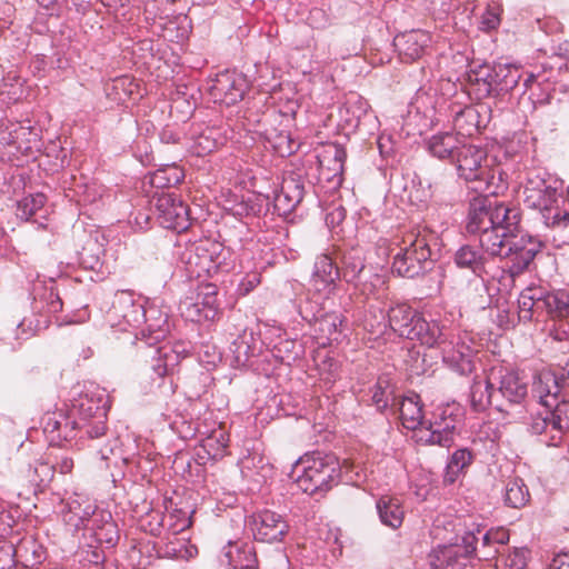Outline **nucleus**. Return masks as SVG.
<instances>
[{
	"instance_id": "obj_1",
	"label": "nucleus",
	"mask_w": 569,
	"mask_h": 569,
	"mask_svg": "<svg viewBox=\"0 0 569 569\" xmlns=\"http://www.w3.org/2000/svg\"><path fill=\"white\" fill-rule=\"evenodd\" d=\"M147 327L140 331L137 337V349L142 352L151 351L150 369L156 375L157 380L162 382L166 376L173 372L179 362V355L166 346H157L170 332L168 316L156 309L144 310L142 316Z\"/></svg>"
},
{
	"instance_id": "obj_2",
	"label": "nucleus",
	"mask_w": 569,
	"mask_h": 569,
	"mask_svg": "<svg viewBox=\"0 0 569 569\" xmlns=\"http://www.w3.org/2000/svg\"><path fill=\"white\" fill-rule=\"evenodd\" d=\"M297 486L307 495L325 497L341 481L339 460L332 453L313 451L300 457L293 468Z\"/></svg>"
},
{
	"instance_id": "obj_3",
	"label": "nucleus",
	"mask_w": 569,
	"mask_h": 569,
	"mask_svg": "<svg viewBox=\"0 0 569 569\" xmlns=\"http://www.w3.org/2000/svg\"><path fill=\"white\" fill-rule=\"evenodd\" d=\"M437 244L436 234L426 229H413L402 239V247L393 256L391 271L392 273L415 279L423 276L432 269L436 260V252L432 246Z\"/></svg>"
},
{
	"instance_id": "obj_4",
	"label": "nucleus",
	"mask_w": 569,
	"mask_h": 569,
	"mask_svg": "<svg viewBox=\"0 0 569 569\" xmlns=\"http://www.w3.org/2000/svg\"><path fill=\"white\" fill-rule=\"evenodd\" d=\"M517 302L518 318L523 323L543 317L553 321L569 318V291L565 289L530 286L520 292Z\"/></svg>"
},
{
	"instance_id": "obj_5",
	"label": "nucleus",
	"mask_w": 569,
	"mask_h": 569,
	"mask_svg": "<svg viewBox=\"0 0 569 569\" xmlns=\"http://www.w3.org/2000/svg\"><path fill=\"white\" fill-rule=\"evenodd\" d=\"M231 252L221 242L203 238L184 247L180 261L191 278L214 277L232 268Z\"/></svg>"
},
{
	"instance_id": "obj_6",
	"label": "nucleus",
	"mask_w": 569,
	"mask_h": 569,
	"mask_svg": "<svg viewBox=\"0 0 569 569\" xmlns=\"http://www.w3.org/2000/svg\"><path fill=\"white\" fill-rule=\"evenodd\" d=\"M462 420V409L457 402L437 406L425 427L415 433L416 442L422 446L449 448L458 433L457 426Z\"/></svg>"
},
{
	"instance_id": "obj_7",
	"label": "nucleus",
	"mask_w": 569,
	"mask_h": 569,
	"mask_svg": "<svg viewBox=\"0 0 569 569\" xmlns=\"http://www.w3.org/2000/svg\"><path fill=\"white\" fill-rule=\"evenodd\" d=\"M388 321L390 328L399 337L418 340L429 348L435 347L437 339L440 337V322L436 320L427 321L422 313L406 303L391 307L388 311Z\"/></svg>"
},
{
	"instance_id": "obj_8",
	"label": "nucleus",
	"mask_w": 569,
	"mask_h": 569,
	"mask_svg": "<svg viewBox=\"0 0 569 569\" xmlns=\"http://www.w3.org/2000/svg\"><path fill=\"white\" fill-rule=\"evenodd\" d=\"M33 302L32 311L38 313L37 319L23 318L17 325V337L20 339H29L41 330L50 326L51 315H56L62 310V300L59 292L51 281L49 284L38 282L32 289Z\"/></svg>"
},
{
	"instance_id": "obj_9",
	"label": "nucleus",
	"mask_w": 569,
	"mask_h": 569,
	"mask_svg": "<svg viewBox=\"0 0 569 569\" xmlns=\"http://www.w3.org/2000/svg\"><path fill=\"white\" fill-rule=\"evenodd\" d=\"M528 431L535 436L545 435L548 446H560L563 436L569 431V400H557L552 408H543L532 413Z\"/></svg>"
},
{
	"instance_id": "obj_10",
	"label": "nucleus",
	"mask_w": 569,
	"mask_h": 569,
	"mask_svg": "<svg viewBox=\"0 0 569 569\" xmlns=\"http://www.w3.org/2000/svg\"><path fill=\"white\" fill-rule=\"evenodd\" d=\"M107 401L102 395L86 392L72 405V415L79 420L88 439L107 436Z\"/></svg>"
},
{
	"instance_id": "obj_11",
	"label": "nucleus",
	"mask_w": 569,
	"mask_h": 569,
	"mask_svg": "<svg viewBox=\"0 0 569 569\" xmlns=\"http://www.w3.org/2000/svg\"><path fill=\"white\" fill-rule=\"evenodd\" d=\"M440 337L435 347L441 351L443 362L461 376L471 373L475 369V348L461 337H455L445 326H440Z\"/></svg>"
},
{
	"instance_id": "obj_12",
	"label": "nucleus",
	"mask_w": 569,
	"mask_h": 569,
	"mask_svg": "<svg viewBox=\"0 0 569 569\" xmlns=\"http://www.w3.org/2000/svg\"><path fill=\"white\" fill-rule=\"evenodd\" d=\"M491 381L497 397L503 403L521 405L528 396V380L516 369L498 366L491 368Z\"/></svg>"
},
{
	"instance_id": "obj_13",
	"label": "nucleus",
	"mask_w": 569,
	"mask_h": 569,
	"mask_svg": "<svg viewBox=\"0 0 569 569\" xmlns=\"http://www.w3.org/2000/svg\"><path fill=\"white\" fill-rule=\"evenodd\" d=\"M559 193L557 188L539 178H529L523 188V202L528 208L539 210L545 223L550 224L552 214L558 210Z\"/></svg>"
},
{
	"instance_id": "obj_14",
	"label": "nucleus",
	"mask_w": 569,
	"mask_h": 569,
	"mask_svg": "<svg viewBox=\"0 0 569 569\" xmlns=\"http://www.w3.org/2000/svg\"><path fill=\"white\" fill-rule=\"evenodd\" d=\"M487 150L482 147L462 142L452 159L458 176L467 182L485 181L488 178Z\"/></svg>"
},
{
	"instance_id": "obj_15",
	"label": "nucleus",
	"mask_w": 569,
	"mask_h": 569,
	"mask_svg": "<svg viewBox=\"0 0 569 569\" xmlns=\"http://www.w3.org/2000/svg\"><path fill=\"white\" fill-rule=\"evenodd\" d=\"M340 276L348 283L353 284L363 295L373 292L375 284L367 276L365 258L359 249H350L342 252L340 258ZM379 280V276L370 272V279Z\"/></svg>"
},
{
	"instance_id": "obj_16",
	"label": "nucleus",
	"mask_w": 569,
	"mask_h": 569,
	"mask_svg": "<svg viewBox=\"0 0 569 569\" xmlns=\"http://www.w3.org/2000/svg\"><path fill=\"white\" fill-rule=\"evenodd\" d=\"M541 242L531 236L513 238L509 243L502 259L511 277H516L529 269L536 256L540 252Z\"/></svg>"
},
{
	"instance_id": "obj_17",
	"label": "nucleus",
	"mask_w": 569,
	"mask_h": 569,
	"mask_svg": "<svg viewBox=\"0 0 569 569\" xmlns=\"http://www.w3.org/2000/svg\"><path fill=\"white\" fill-rule=\"evenodd\" d=\"M18 480L29 491L43 492L54 478V465L51 453H44L21 466Z\"/></svg>"
},
{
	"instance_id": "obj_18",
	"label": "nucleus",
	"mask_w": 569,
	"mask_h": 569,
	"mask_svg": "<svg viewBox=\"0 0 569 569\" xmlns=\"http://www.w3.org/2000/svg\"><path fill=\"white\" fill-rule=\"evenodd\" d=\"M157 219L161 227L184 231L190 226L189 207L174 193H162L156 201Z\"/></svg>"
},
{
	"instance_id": "obj_19",
	"label": "nucleus",
	"mask_w": 569,
	"mask_h": 569,
	"mask_svg": "<svg viewBox=\"0 0 569 569\" xmlns=\"http://www.w3.org/2000/svg\"><path fill=\"white\" fill-rule=\"evenodd\" d=\"M477 547L458 542L438 546L429 553V563L432 569H465L468 563L478 558Z\"/></svg>"
},
{
	"instance_id": "obj_20",
	"label": "nucleus",
	"mask_w": 569,
	"mask_h": 569,
	"mask_svg": "<svg viewBox=\"0 0 569 569\" xmlns=\"http://www.w3.org/2000/svg\"><path fill=\"white\" fill-rule=\"evenodd\" d=\"M249 89L246 76L234 70H224L217 74L210 87V94L214 102L233 106L241 101Z\"/></svg>"
},
{
	"instance_id": "obj_21",
	"label": "nucleus",
	"mask_w": 569,
	"mask_h": 569,
	"mask_svg": "<svg viewBox=\"0 0 569 569\" xmlns=\"http://www.w3.org/2000/svg\"><path fill=\"white\" fill-rule=\"evenodd\" d=\"M76 416L63 412H48L42 417L43 432L51 445H60L77 437L87 438Z\"/></svg>"
},
{
	"instance_id": "obj_22",
	"label": "nucleus",
	"mask_w": 569,
	"mask_h": 569,
	"mask_svg": "<svg viewBox=\"0 0 569 569\" xmlns=\"http://www.w3.org/2000/svg\"><path fill=\"white\" fill-rule=\"evenodd\" d=\"M182 306V313L190 321L214 320L219 312L217 284L211 282L199 284L196 301H184Z\"/></svg>"
},
{
	"instance_id": "obj_23",
	"label": "nucleus",
	"mask_w": 569,
	"mask_h": 569,
	"mask_svg": "<svg viewBox=\"0 0 569 569\" xmlns=\"http://www.w3.org/2000/svg\"><path fill=\"white\" fill-rule=\"evenodd\" d=\"M432 36L421 29L398 33L393 47L402 62L411 63L423 58L431 49Z\"/></svg>"
},
{
	"instance_id": "obj_24",
	"label": "nucleus",
	"mask_w": 569,
	"mask_h": 569,
	"mask_svg": "<svg viewBox=\"0 0 569 569\" xmlns=\"http://www.w3.org/2000/svg\"><path fill=\"white\" fill-rule=\"evenodd\" d=\"M251 530L256 540L272 543L283 539L289 525L281 515L262 510L252 515Z\"/></svg>"
},
{
	"instance_id": "obj_25",
	"label": "nucleus",
	"mask_w": 569,
	"mask_h": 569,
	"mask_svg": "<svg viewBox=\"0 0 569 569\" xmlns=\"http://www.w3.org/2000/svg\"><path fill=\"white\" fill-rule=\"evenodd\" d=\"M38 141V129L29 122H7L0 126V147H11L17 152L27 153Z\"/></svg>"
},
{
	"instance_id": "obj_26",
	"label": "nucleus",
	"mask_w": 569,
	"mask_h": 569,
	"mask_svg": "<svg viewBox=\"0 0 569 569\" xmlns=\"http://www.w3.org/2000/svg\"><path fill=\"white\" fill-rule=\"evenodd\" d=\"M495 200L496 197L489 194H478L469 200L466 221V230L469 234L492 228Z\"/></svg>"
},
{
	"instance_id": "obj_27",
	"label": "nucleus",
	"mask_w": 569,
	"mask_h": 569,
	"mask_svg": "<svg viewBox=\"0 0 569 569\" xmlns=\"http://www.w3.org/2000/svg\"><path fill=\"white\" fill-rule=\"evenodd\" d=\"M453 262L459 269L470 271L483 279L489 276L493 260L478 246L463 244L453 254Z\"/></svg>"
},
{
	"instance_id": "obj_28",
	"label": "nucleus",
	"mask_w": 569,
	"mask_h": 569,
	"mask_svg": "<svg viewBox=\"0 0 569 569\" xmlns=\"http://www.w3.org/2000/svg\"><path fill=\"white\" fill-rule=\"evenodd\" d=\"M340 279V269L333 259L325 253L318 256L311 279L315 290L329 296L337 290Z\"/></svg>"
},
{
	"instance_id": "obj_29",
	"label": "nucleus",
	"mask_w": 569,
	"mask_h": 569,
	"mask_svg": "<svg viewBox=\"0 0 569 569\" xmlns=\"http://www.w3.org/2000/svg\"><path fill=\"white\" fill-rule=\"evenodd\" d=\"M493 209L492 228L518 237L521 232L522 220L520 207L511 201H500L496 198Z\"/></svg>"
},
{
	"instance_id": "obj_30",
	"label": "nucleus",
	"mask_w": 569,
	"mask_h": 569,
	"mask_svg": "<svg viewBox=\"0 0 569 569\" xmlns=\"http://www.w3.org/2000/svg\"><path fill=\"white\" fill-rule=\"evenodd\" d=\"M469 398L470 406L476 412H483L489 407L503 411V403L498 399L496 386L491 381V371L485 380L473 379Z\"/></svg>"
},
{
	"instance_id": "obj_31",
	"label": "nucleus",
	"mask_w": 569,
	"mask_h": 569,
	"mask_svg": "<svg viewBox=\"0 0 569 569\" xmlns=\"http://www.w3.org/2000/svg\"><path fill=\"white\" fill-rule=\"evenodd\" d=\"M346 157V151L340 146H330L323 150L317 157L320 179L336 181L339 184Z\"/></svg>"
},
{
	"instance_id": "obj_32",
	"label": "nucleus",
	"mask_w": 569,
	"mask_h": 569,
	"mask_svg": "<svg viewBox=\"0 0 569 569\" xmlns=\"http://www.w3.org/2000/svg\"><path fill=\"white\" fill-rule=\"evenodd\" d=\"M221 562L227 563L230 569H258L256 549L248 542L229 543L224 548Z\"/></svg>"
},
{
	"instance_id": "obj_33",
	"label": "nucleus",
	"mask_w": 569,
	"mask_h": 569,
	"mask_svg": "<svg viewBox=\"0 0 569 569\" xmlns=\"http://www.w3.org/2000/svg\"><path fill=\"white\" fill-rule=\"evenodd\" d=\"M479 237V247L493 260L495 257L501 258L505 254L509 243L517 236H509L506 231L488 228L476 233Z\"/></svg>"
},
{
	"instance_id": "obj_34",
	"label": "nucleus",
	"mask_w": 569,
	"mask_h": 569,
	"mask_svg": "<svg viewBox=\"0 0 569 569\" xmlns=\"http://www.w3.org/2000/svg\"><path fill=\"white\" fill-rule=\"evenodd\" d=\"M422 407L423 405L420 402V397L417 393L402 398L399 411L402 426L406 429L417 433L420 428L425 427L426 419Z\"/></svg>"
},
{
	"instance_id": "obj_35",
	"label": "nucleus",
	"mask_w": 569,
	"mask_h": 569,
	"mask_svg": "<svg viewBox=\"0 0 569 569\" xmlns=\"http://www.w3.org/2000/svg\"><path fill=\"white\" fill-rule=\"evenodd\" d=\"M487 108L482 104L479 107L466 106L455 112L452 122L456 130L462 136H471L475 132L480 131L486 124L481 121V111H486Z\"/></svg>"
},
{
	"instance_id": "obj_36",
	"label": "nucleus",
	"mask_w": 569,
	"mask_h": 569,
	"mask_svg": "<svg viewBox=\"0 0 569 569\" xmlns=\"http://www.w3.org/2000/svg\"><path fill=\"white\" fill-rule=\"evenodd\" d=\"M462 140L452 132H442L432 136L428 140V150L430 153L441 160H448L450 163L455 158Z\"/></svg>"
},
{
	"instance_id": "obj_37",
	"label": "nucleus",
	"mask_w": 569,
	"mask_h": 569,
	"mask_svg": "<svg viewBox=\"0 0 569 569\" xmlns=\"http://www.w3.org/2000/svg\"><path fill=\"white\" fill-rule=\"evenodd\" d=\"M346 319L341 313L336 311L325 312L320 315L313 325V331L322 339V345L327 342L338 341L341 335V328Z\"/></svg>"
},
{
	"instance_id": "obj_38",
	"label": "nucleus",
	"mask_w": 569,
	"mask_h": 569,
	"mask_svg": "<svg viewBox=\"0 0 569 569\" xmlns=\"http://www.w3.org/2000/svg\"><path fill=\"white\" fill-rule=\"evenodd\" d=\"M376 508L382 525L392 529L401 527L405 518V510L399 499L382 496L377 500Z\"/></svg>"
},
{
	"instance_id": "obj_39",
	"label": "nucleus",
	"mask_w": 569,
	"mask_h": 569,
	"mask_svg": "<svg viewBox=\"0 0 569 569\" xmlns=\"http://www.w3.org/2000/svg\"><path fill=\"white\" fill-rule=\"evenodd\" d=\"M482 528L483 523L479 515L459 516L453 525L457 540L460 539L463 545L469 546L470 543L472 547H477V535L481 532Z\"/></svg>"
},
{
	"instance_id": "obj_40",
	"label": "nucleus",
	"mask_w": 569,
	"mask_h": 569,
	"mask_svg": "<svg viewBox=\"0 0 569 569\" xmlns=\"http://www.w3.org/2000/svg\"><path fill=\"white\" fill-rule=\"evenodd\" d=\"M493 96L512 91L521 78L520 70L511 64H493Z\"/></svg>"
},
{
	"instance_id": "obj_41",
	"label": "nucleus",
	"mask_w": 569,
	"mask_h": 569,
	"mask_svg": "<svg viewBox=\"0 0 569 569\" xmlns=\"http://www.w3.org/2000/svg\"><path fill=\"white\" fill-rule=\"evenodd\" d=\"M183 178V170L179 166L167 164L147 174L143 183L156 189H166L179 184Z\"/></svg>"
},
{
	"instance_id": "obj_42",
	"label": "nucleus",
	"mask_w": 569,
	"mask_h": 569,
	"mask_svg": "<svg viewBox=\"0 0 569 569\" xmlns=\"http://www.w3.org/2000/svg\"><path fill=\"white\" fill-rule=\"evenodd\" d=\"M44 553L43 547L32 537L22 538L14 546L18 562L28 568L40 565L44 559Z\"/></svg>"
},
{
	"instance_id": "obj_43",
	"label": "nucleus",
	"mask_w": 569,
	"mask_h": 569,
	"mask_svg": "<svg viewBox=\"0 0 569 569\" xmlns=\"http://www.w3.org/2000/svg\"><path fill=\"white\" fill-rule=\"evenodd\" d=\"M276 118V112H266L262 114V118L258 120L257 130L259 133L263 134L266 139L272 143L273 148L279 152L291 153V140L289 139V134L287 132L280 131L278 132L274 128H268L267 124L271 123L272 119Z\"/></svg>"
},
{
	"instance_id": "obj_44",
	"label": "nucleus",
	"mask_w": 569,
	"mask_h": 569,
	"mask_svg": "<svg viewBox=\"0 0 569 569\" xmlns=\"http://www.w3.org/2000/svg\"><path fill=\"white\" fill-rule=\"evenodd\" d=\"M509 531L503 528H491L489 529L483 536L481 540V548L478 551V559H485L488 560L492 557H495L499 549L497 546H505L509 541Z\"/></svg>"
},
{
	"instance_id": "obj_45",
	"label": "nucleus",
	"mask_w": 569,
	"mask_h": 569,
	"mask_svg": "<svg viewBox=\"0 0 569 569\" xmlns=\"http://www.w3.org/2000/svg\"><path fill=\"white\" fill-rule=\"evenodd\" d=\"M112 309L129 325L138 322L144 311L142 305L136 302L133 296L126 291L116 296Z\"/></svg>"
},
{
	"instance_id": "obj_46",
	"label": "nucleus",
	"mask_w": 569,
	"mask_h": 569,
	"mask_svg": "<svg viewBox=\"0 0 569 569\" xmlns=\"http://www.w3.org/2000/svg\"><path fill=\"white\" fill-rule=\"evenodd\" d=\"M533 397L538 398L543 408H552L560 393L559 387L551 375L539 376L533 382Z\"/></svg>"
},
{
	"instance_id": "obj_47",
	"label": "nucleus",
	"mask_w": 569,
	"mask_h": 569,
	"mask_svg": "<svg viewBox=\"0 0 569 569\" xmlns=\"http://www.w3.org/2000/svg\"><path fill=\"white\" fill-rule=\"evenodd\" d=\"M475 459L473 452L468 448L457 449L450 457L447 467L445 481L453 483L460 475H463Z\"/></svg>"
},
{
	"instance_id": "obj_48",
	"label": "nucleus",
	"mask_w": 569,
	"mask_h": 569,
	"mask_svg": "<svg viewBox=\"0 0 569 569\" xmlns=\"http://www.w3.org/2000/svg\"><path fill=\"white\" fill-rule=\"evenodd\" d=\"M222 143L223 138L221 137L220 130L213 127H207L193 138L191 148L197 156L203 157L214 151Z\"/></svg>"
},
{
	"instance_id": "obj_49",
	"label": "nucleus",
	"mask_w": 569,
	"mask_h": 569,
	"mask_svg": "<svg viewBox=\"0 0 569 569\" xmlns=\"http://www.w3.org/2000/svg\"><path fill=\"white\" fill-rule=\"evenodd\" d=\"M269 198L263 197L261 194H249L248 197H242V199L236 202L232 207V212L234 216L239 217H258L263 211H268Z\"/></svg>"
},
{
	"instance_id": "obj_50",
	"label": "nucleus",
	"mask_w": 569,
	"mask_h": 569,
	"mask_svg": "<svg viewBox=\"0 0 569 569\" xmlns=\"http://www.w3.org/2000/svg\"><path fill=\"white\" fill-rule=\"evenodd\" d=\"M68 181H63V188L66 190V197L70 200L76 201L78 204H90L96 202L100 197L101 192L98 190L94 183H87L83 181L76 182L74 186L67 188Z\"/></svg>"
},
{
	"instance_id": "obj_51",
	"label": "nucleus",
	"mask_w": 569,
	"mask_h": 569,
	"mask_svg": "<svg viewBox=\"0 0 569 569\" xmlns=\"http://www.w3.org/2000/svg\"><path fill=\"white\" fill-rule=\"evenodd\" d=\"M505 503L511 508H522L530 499L527 485L519 477L510 478L505 488Z\"/></svg>"
},
{
	"instance_id": "obj_52",
	"label": "nucleus",
	"mask_w": 569,
	"mask_h": 569,
	"mask_svg": "<svg viewBox=\"0 0 569 569\" xmlns=\"http://www.w3.org/2000/svg\"><path fill=\"white\" fill-rule=\"evenodd\" d=\"M493 66L482 64L472 70L469 80L477 87L479 98L493 96Z\"/></svg>"
},
{
	"instance_id": "obj_53",
	"label": "nucleus",
	"mask_w": 569,
	"mask_h": 569,
	"mask_svg": "<svg viewBox=\"0 0 569 569\" xmlns=\"http://www.w3.org/2000/svg\"><path fill=\"white\" fill-rule=\"evenodd\" d=\"M530 557L528 548H512L497 559V569H525Z\"/></svg>"
},
{
	"instance_id": "obj_54",
	"label": "nucleus",
	"mask_w": 569,
	"mask_h": 569,
	"mask_svg": "<svg viewBox=\"0 0 569 569\" xmlns=\"http://www.w3.org/2000/svg\"><path fill=\"white\" fill-rule=\"evenodd\" d=\"M137 89L138 84L134 82L133 78L129 76L113 79L111 84L106 88L108 94L114 93V99L118 101H124L126 98L131 97Z\"/></svg>"
},
{
	"instance_id": "obj_55",
	"label": "nucleus",
	"mask_w": 569,
	"mask_h": 569,
	"mask_svg": "<svg viewBox=\"0 0 569 569\" xmlns=\"http://www.w3.org/2000/svg\"><path fill=\"white\" fill-rule=\"evenodd\" d=\"M47 201V197L39 192L29 194L18 202V216L28 220L42 209Z\"/></svg>"
},
{
	"instance_id": "obj_56",
	"label": "nucleus",
	"mask_w": 569,
	"mask_h": 569,
	"mask_svg": "<svg viewBox=\"0 0 569 569\" xmlns=\"http://www.w3.org/2000/svg\"><path fill=\"white\" fill-rule=\"evenodd\" d=\"M274 356L281 361L296 360L302 352V346L297 340H280L273 348Z\"/></svg>"
},
{
	"instance_id": "obj_57",
	"label": "nucleus",
	"mask_w": 569,
	"mask_h": 569,
	"mask_svg": "<svg viewBox=\"0 0 569 569\" xmlns=\"http://www.w3.org/2000/svg\"><path fill=\"white\" fill-rule=\"evenodd\" d=\"M94 513V509L91 506H88L86 509L81 510L80 505L73 507L70 505V511L64 516V520L74 527L76 530L81 528H87L88 522L90 521V517Z\"/></svg>"
},
{
	"instance_id": "obj_58",
	"label": "nucleus",
	"mask_w": 569,
	"mask_h": 569,
	"mask_svg": "<svg viewBox=\"0 0 569 569\" xmlns=\"http://www.w3.org/2000/svg\"><path fill=\"white\" fill-rule=\"evenodd\" d=\"M392 395L391 387L387 380L379 379L373 387L372 402L378 410L383 411L389 406V400Z\"/></svg>"
},
{
	"instance_id": "obj_59",
	"label": "nucleus",
	"mask_w": 569,
	"mask_h": 569,
	"mask_svg": "<svg viewBox=\"0 0 569 569\" xmlns=\"http://www.w3.org/2000/svg\"><path fill=\"white\" fill-rule=\"evenodd\" d=\"M281 189L291 197L296 207L302 201L305 196V186L300 178L289 177L282 182Z\"/></svg>"
},
{
	"instance_id": "obj_60",
	"label": "nucleus",
	"mask_w": 569,
	"mask_h": 569,
	"mask_svg": "<svg viewBox=\"0 0 569 569\" xmlns=\"http://www.w3.org/2000/svg\"><path fill=\"white\" fill-rule=\"evenodd\" d=\"M223 448H224V445H220L218 439H216L213 437H209L201 445V450H199L197 452V457H198V459L203 460V459H206L204 455H207L208 459L216 460L218 457L222 456Z\"/></svg>"
},
{
	"instance_id": "obj_61",
	"label": "nucleus",
	"mask_w": 569,
	"mask_h": 569,
	"mask_svg": "<svg viewBox=\"0 0 569 569\" xmlns=\"http://www.w3.org/2000/svg\"><path fill=\"white\" fill-rule=\"evenodd\" d=\"M231 351L233 353L234 362L238 366H244L252 355V349L244 338H239L232 343Z\"/></svg>"
},
{
	"instance_id": "obj_62",
	"label": "nucleus",
	"mask_w": 569,
	"mask_h": 569,
	"mask_svg": "<svg viewBox=\"0 0 569 569\" xmlns=\"http://www.w3.org/2000/svg\"><path fill=\"white\" fill-rule=\"evenodd\" d=\"M296 209V204L292 203L291 197L281 189L274 196L273 199V210L280 217H286L290 214Z\"/></svg>"
},
{
	"instance_id": "obj_63",
	"label": "nucleus",
	"mask_w": 569,
	"mask_h": 569,
	"mask_svg": "<svg viewBox=\"0 0 569 569\" xmlns=\"http://www.w3.org/2000/svg\"><path fill=\"white\" fill-rule=\"evenodd\" d=\"M17 562L14 545L11 542H3L0 546V569H16Z\"/></svg>"
},
{
	"instance_id": "obj_64",
	"label": "nucleus",
	"mask_w": 569,
	"mask_h": 569,
	"mask_svg": "<svg viewBox=\"0 0 569 569\" xmlns=\"http://www.w3.org/2000/svg\"><path fill=\"white\" fill-rule=\"evenodd\" d=\"M550 224L559 229L563 242L569 244V211L563 210V212H555Z\"/></svg>"
}]
</instances>
